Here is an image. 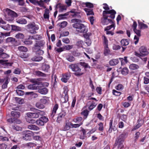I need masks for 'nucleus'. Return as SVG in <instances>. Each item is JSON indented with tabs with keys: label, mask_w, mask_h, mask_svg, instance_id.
<instances>
[{
	"label": "nucleus",
	"mask_w": 149,
	"mask_h": 149,
	"mask_svg": "<svg viewBox=\"0 0 149 149\" xmlns=\"http://www.w3.org/2000/svg\"><path fill=\"white\" fill-rule=\"evenodd\" d=\"M69 96L68 94L65 95L63 99V103L67 102L68 100Z\"/></svg>",
	"instance_id": "bf43d9fd"
},
{
	"label": "nucleus",
	"mask_w": 149,
	"mask_h": 149,
	"mask_svg": "<svg viewBox=\"0 0 149 149\" xmlns=\"http://www.w3.org/2000/svg\"><path fill=\"white\" fill-rule=\"evenodd\" d=\"M130 68L132 70H135L139 68V66L135 64H131L129 66Z\"/></svg>",
	"instance_id": "8fccbe9b"
},
{
	"label": "nucleus",
	"mask_w": 149,
	"mask_h": 149,
	"mask_svg": "<svg viewBox=\"0 0 149 149\" xmlns=\"http://www.w3.org/2000/svg\"><path fill=\"white\" fill-rule=\"evenodd\" d=\"M12 30L14 31H20L21 30L20 27L15 25H11Z\"/></svg>",
	"instance_id": "7c9ffc66"
},
{
	"label": "nucleus",
	"mask_w": 149,
	"mask_h": 149,
	"mask_svg": "<svg viewBox=\"0 0 149 149\" xmlns=\"http://www.w3.org/2000/svg\"><path fill=\"white\" fill-rule=\"evenodd\" d=\"M112 93L116 96H119L121 94V92L118 91L114 89L112 90Z\"/></svg>",
	"instance_id": "13d9d810"
},
{
	"label": "nucleus",
	"mask_w": 149,
	"mask_h": 149,
	"mask_svg": "<svg viewBox=\"0 0 149 149\" xmlns=\"http://www.w3.org/2000/svg\"><path fill=\"white\" fill-rule=\"evenodd\" d=\"M41 103L43 104H45L48 103L49 101V98L45 96L43 97V98L41 99L40 100Z\"/></svg>",
	"instance_id": "bb28decb"
},
{
	"label": "nucleus",
	"mask_w": 149,
	"mask_h": 149,
	"mask_svg": "<svg viewBox=\"0 0 149 149\" xmlns=\"http://www.w3.org/2000/svg\"><path fill=\"white\" fill-rule=\"evenodd\" d=\"M112 24L109 26H107L106 28H105V31H108L111 29L112 28L115 27V22L111 23Z\"/></svg>",
	"instance_id": "603ef678"
},
{
	"label": "nucleus",
	"mask_w": 149,
	"mask_h": 149,
	"mask_svg": "<svg viewBox=\"0 0 149 149\" xmlns=\"http://www.w3.org/2000/svg\"><path fill=\"white\" fill-rule=\"evenodd\" d=\"M48 121L47 118L45 116H42L36 120V123L38 125L43 126Z\"/></svg>",
	"instance_id": "9d476101"
},
{
	"label": "nucleus",
	"mask_w": 149,
	"mask_h": 149,
	"mask_svg": "<svg viewBox=\"0 0 149 149\" xmlns=\"http://www.w3.org/2000/svg\"><path fill=\"white\" fill-rule=\"evenodd\" d=\"M104 56H107L108 55L110 52V51L109 48L108 46H104Z\"/></svg>",
	"instance_id": "cd10ccee"
},
{
	"label": "nucleus",
	"mask_w": 149,
	"mask_h": 149,
	"mask_svg": "<svg viewBox=\"0 0 149 149\" xmlns=\"http://www.w3.org/2000/svg\"><path fill=\"white\" fill-rule=\"evenodd\" d=\"M32 118H28L27 120V122L29 123L32 124H34L36 123V121Z\"/></svg>",
	"instance_id": "e2e57ef3"
},
{
	"label": "nucleus",
	"mask_w": 149,
	"mask_h": 149,
	"mask_svg": "<svg viewBox=\"0 0 149 149\" xmlns=\"http://www.w3.org/2000/svg\"><path fill=\"white\" fill-rule=\"evenodd\" d=\"M33 132L30 131H24L23 133V138L26 140H30L33 136Z\"/></svg>",
	"instance_id": "1a4fd4ad"
},
{
	"label": "nucleus",
	"mask_w": 149,
	"mask_h": 149,
	"mask_svg": "<svg viewBox=\"0 0 149 149\" xmlns=\"http://www.w3.org/2000/svg\"><path fill=\"white\" fill-rule=\"evenodd\" d=\"M24 37V35L20 33H18L15 36V37L18 39H23Z\"/></svg>",
	"instance_id": "c03bdc74"
},
{
	"label": "nucleus",
	"mask_w": 149,
	"mask_h": 149,
	"mask_svg": "<svg viewBox=\"0 0 149 149\" xmlns=\"http://www.w3.org/2000/svg\"><path fill=\"white\" fill-rule=\"evenodd\" d=\"M91 35V33H88L83 34V36L86 39H89V37Z\"/></svg>",
	"instance_id": "774afa93"
},
{
	"label": "nucleus",
	"mask_w": 149,
	"mask_h": 149,
	"mask_svg": "<svg viewBox=\"0 0 149 149\" xmlns=\"http://www.w3.org/2000/svg\"><path fill=\"white\" fill-rule=\"evenodd\" d=\"M18 49L20 51L24 52H26L28 50L27 48L26 47L23 46H19L18 47Z\"/></svg>",
	"instance_id": "09e8293b"
},
{
	"label": "nucleus",
	"mask_w": 149,
	"mask_h": 149,
	"mask_svg": "<svg viewBox=\"0 0 149 149\" xmlns=\"http://www.w3.org/2000/svg\"><path fill=\"white\" fill-rule=\"evenodd\" d=\"M66 59L70 62H72L75 60V58L71 55H68L66 56Z\"/></svg>",
	"instance_id": "79ce46f5"
},
{
	"label": "nucleus",
	"mask_w": 149,
	"mask_h": 149,
	"mask_svg": "<svg viewBox=\"0 0 149 149\" xmlns=\"http://www.w3.org/2000/svg\"><path fill=\"white\" fill-rule=\"evenodd\" d=\"M66 115V112L64 111H61L58 114L56 121L58 123H60L64 118Z\"/></svg>",
	"instance_id": "f8f14e48"
},
{
	"label": "nucleus",
	"mask_w": 149,
	"mask_h": 149,
	"mask_svg": "<svg viewBox=\"0 0 149 149\" xmlns=\"http://www.w3.org/2000/svg\"><path fill=\"white\" fill-rule=\"evenodd\" d=\"M71 76L70 73L67 72L62 74V77L61 79V81L64 82H67Z\"/></svg>",
	"instance_id": "ddd939ff"
},
{
	"label": "nucleus",
	"mask_w": 149,
	"mask_h": 149,
	"mask_svg": "<svg viewBox=\"0 0 149 149\" xmlns=\"http://www.w3.org/2000/svg\"><path fill=\"white\" fill-rule=\"evenodd\" d=\"M129 72L128 69L126 67L123 68L122 70L121 73L123 75H125L127 74Z\"/></svg>",
	"instance_id": "de8ad7c7"
},
{
	"label": "nucleus",
	"mask_w": 149,
	"mask_h": 149,
	"mask_svg": "<svg viewBox=\"0 0 149 149\" xmlns=\"http://www.w3.org/2000/svg\"><path fill=\"white\" fill-rule=\"evenodd\" d=\"M121 45L123 46H126L128 45L129 44L128 40L126 39H123L120 42Z\"/></svg>",
	"instance_id": "c756f323"
},
{
	"label": "nucleus",
	"mask_w": 149,
	"mask_h": 149,
	"mask_svg": "<svg viewBox=\"0 0 149 149\" xmlns=\"http://www.w3.org/2000/svg\"><path fill=\"white\" fill-rule=\"evenodd\" d=\"M29 1L34 5H38L41 7H42L44 8H45L46 7L43 4L42 0H29Z\"/></svg>",
	"instance_id": "9b49d317"
},
{
	"label": "nucleus",
	"mask_w": 149,
	"mask_h": 149,
	"mask_svg": "<svg viewBox=\"0 0 149 149\" xmlns=\"http://www.w3.org/2000/svg\"><path fill=\"white\" fill-rule=\"evenodd\" d=\"M121 47L120 45L114 44L113 45L112 49L114 50H117L120 49Z\"/></svg>",
	"instance_id": "4d7b16f0"
},
{
	"label": "nucleus",
	"mask_w": 149,
	"mask_h": 149,
	"mask_svg": "<svg viewBox=\"0 0 149 149\" xmlns=\"http://www.w3.org/2000/svg\"><path fill=\"white\" fill-rule=\"evenodd\" d=\"M89 102L91 103V104L89 107L88 109L89 110L91 111L95 107L96 105V104L93 101H90Z\"/></svg>",
	"instance_id": "4c0bfd02"
},
{
	"label": "nucleus",
	"mask_w": 149,
	"mask_h": 149,
	"mask_svg": "<svg viewBox=\"0 0 149 149\" xmlns=\"http://www.w3.org/2000/svg\"><path fill=\"white\" fill-rule=\"evenodd\" d=\"M72 126V123L69 121H66L65 125L64 126L63 130L66 131L69 130Z\"/></svg>",
	"instance_id": "f3484780"
},
{
	"label": "nucleus",
	"mask_w": 149,
	"mask_h": 149,
	"mask_svg": "<svg viewBox=\"0 0 149 149\" xmlns=\"http://www.w3.org/2000/svg\"><path fill=\"white\" fill-rule=\"evenodd\" d=\"M36 75L38 77H45L46 76V74L39 71H36L35 72Z\"/></svg>",
	"instance_id": "f704fd0d"
},
{
	"label": "nucleus",
	"mask_w": 149,
	"mask_h": 149,
	"mask_svg": "<svg viewBox=\"0 0 149 149\" xmlns=\"http://www.w3.org/2000/svg\"><path fill=\"white\" fill-rule=\"evenodd\" d=\"M45 44V42L43 40L36 41V42L34 45L35 49H36V47H38L40 48L42 47L43 48Z\"/></svg>",
	"instance_id": "4468645a"
},
{
	"label": "nucleus",
	"mask_w": 149,
	"mask_h": 149,
	"mask_svg": "<svg viewBox=\"0 0 149 149\" xmlns=\"http://www.w3.org/2000/svg\"><path fill=\"white\" fill-rule=\"evenodd\" d=\"M84 10L86 13L87 15H94L93 9L85 8L84 9Z\"/></svg>",
	"instance_id": "393cba45"
},
{
	"label": "nucleus",
	"mask_w": 149,
	"mask_h": 149,
	"mask_svg": "<svg viewBox=\"0 0 149 149\" xmlns=\"http://www.w3.org/2000/svg\"><path fill=\"white\" fill-rule=\"evenodd\" d=\"M28 128L31 130L37 131L40 130V128L37 126L33 125L30 124L28 126Z\"/></svg>",
	"instance_id": "5701e85b"
},
{
	"label": "nucleus",
	"mask_w": 149,
	"mask_h": 149,
	"mask_svg": "<svg viewBox=\"0 0 149 149\" xmlns=\"http://www.w3.org/2000/svg\"><path fill=\"white\" fill-rule=\"evenodd\" d=\"M83 124V122H81L79 124H73L72 123V128H76L79 127Z\"/></svg>",
	"instance_id": "052dcab7"
},
{
	"label": "nucleus",
	"mask_w": 149,
	"mask_h": 149,
	"mask_svg": "<svg viewBox=\"0 0 149 149\" xmlns=\"http://www.w3.org/2000/svg\"><path fill=\"white\" fill-rule=\"evenodd\" d=\"M149 52L147 48L143 46L140 47V59L141 60L142 64H145L146 63L147 60V57L146 56L148 55Z\"/></svg>",
	"instance_id": "39448f33"
},
{
	"label": "nucleus",
	"mask_w": 149,
	"mask_h": 149,
	"mask_svg": "<svg viewBox=\"0 0 149 149\" xmlns=\"http://www.w3.org/2000/svg\"><path fill=\"white\" fill-rule=\"evenodd\" d=\"M113 120H110V122L109 123V128L108 131L109 133H111L112 132V130L115 131L116 130V128L115 126H113Z\"/></svg>",
	"instance_id": "412c9836"
},
{
	"label": "nucleus",
	"mask_w": 149,
	"mask_h": 149,
	"mask_svg": "<svg viewBox=\"0 0 149 149\" xmlns=\"http://www.w3.org/2000/svg\"><path fill=\"white\" fill-rule=\"evenodd\" d=\"M123 86L121 84H118L116 87V89L118 90H121L123 89Z\"/></svg>",
	"instance_id": "0e129e2a"
},
{
	"label": "nucleus",
	"mask_w": 149,
	"mask_h": 149,
	"mask_svg": "<svg viewBox=\"0 0 149 149\" xmlns=\"http://www.w3.org/2000/svg\"><path fill=\"white\" fill-rule=\"evenodd\" d=\"M148 28V26L147 25L143 23L142 22H140V29H144Z\"/></svg>",
	"instance_id": "680f3d73"
},
{
	"label": "nucleus",
	"mask_w": 149,
	"mask_h": 149,
	"mask_svg": "<svg viewBox=\"0 0 149 149\" xmlns=\"http://www.w3.org/2000/svg\"><path fill=\"white\" fill-rule=\"evenodd\" d=\"M38 86L35 84H30L28 86V88L31 90H36L37 89Z\"/></svg>",
	"instance_id": "49530a36"
},
{
	"label": "nucleus",
	"mask_w": 149,
	"mask_h": 149,
	"mask_svg": "<svg viewBox=\"0 0 149 149\" xmlns=\"http://www.w3.org/2000/svg\"><path fill=\"white\" fill-rule=\"evenodd\" d=\"M137 26V24L136 22L134 21L133 24L132 26V27L133 29L134 32L139 36H140V30L136 29Z\"/></svg>",
	"instance_id": "aec40b11"
},
{
	"label": "nucleus",
	"mask_w": 149,
	"mask_h": 149,
	"mask_svg": "<svg viewBox=\"0 0 149 149\" xmlns=\"http://www.w3.org/2000/svg\"><path fill=\"white\" fill-rule=\"evenodd\" d=\"M43 59V57L42 56H35L31 58V60L33 61H41Z\"/></svg>",
	"instance_id": "2f4dec72"
},
{
	"label": "nucleus",
	"mask_w": 149,
	"mask_h": 149,
	"mask_svg": "<svg viewBox=\"0 0 149 149\" xmlns=\"http://www.w3.org/2000/svg\"><path fill=\"white\" fill-rule=\"evenodd\" d=\"M56 78L57 77L55 75H54V77H53V76H52V84L53 85V87L55 86V85L57 83Z\"/></svg>",
	"instance_id": "ea45409f"
},
{
	"label": "nucleus",
	"mask_w": 149,
	"mask_h": 149,
	"mask_svg": "<svg viewBox=\"0 0 149 149\" xmlns=\"http://www.w3.org/2000/svg\"><path fill=\"white\" fill-rule=\"evenodd\" d=\"M69 15V12H67L64 14H60L58 16V19L60 20L64 19L65 18V16H68Z\"/></svg>",
	"instance_id": "58836bf2"
},
{
	"label": "nucleus",
	"mask_w": 149,
	"mask_h": 149,
	"mask_svg": "<svg viewBox=\"0 0 149 149\" xmlns=\"http://www.w3.org/2000/svg\"><path fill=\"white\" fill-rule=\"evenodd\" d=\"M89 112V111L88 110L85 109L81 112V114L84 116V119H86L87 118Z\"/></svg>",
	"instance_id": "c85d7f7f"
},
{
	"label": "nucleus",
	"mask_w": 149,
	"mask_h": 149,
	"mask_svg": "<svg viewBox=\"0 0 149 149\" xmlns=\"http://www.w3.org/2000/svg\"><path fill=\"white\" fill-rule=\"evenodd\" d=\"M84 42L82 40H79L76 42L75 45L78 48L83 47V44H84Z\"/></svg>",
	"instance_id": "c9c22d12"
},
{
	"label": "nucleus",
	"mask_w": 149,
	"mask_h": 149,
	"mask_svg": "<svg viewBox=\"0 0 149 149\" xmlns=\"http://www.w3.org/2000/svg\"><path fill=\"white\" fill-rule=\"evenodd\" d=\"M49 65L46 64H43L42 66V69L43 70L46 72H48V70L50 68Z\"/></svg>",
	"instance_id": "72a5a7b5"
},
{
	"label": "nucleus",
	"mask_w": 149,
	"mask_h": 149,
	"mask_svg": "<svg viewBox=\"0 0 149 149\" xmlns=\"http://www.w3.org/2000/svg\"><path fill=\"white\" fill-rule=\"evenodd\" d=\"M68 67L74 72V74L76 76H80L83 74V73L81 71L80 66L78 64H71L69 65Z\"/></svg>",
	"instance_id": "7ed1b4c3"
},
{
	"label": "nucleus",
	"mask_w": 149,
	"mask_h": 149,
	"mask_svg": "<svg viewBox=\"0 0 149 149\" xmlns=\"http://www.w3.org/2000/svg\"><path fill=\"white\" fill-rule=\"evenodd\" d=\"M56 7H57V9L58 8H59L58 11L60 12H62L64 10H66L67 8V6L66 5L61 4L60 3L57 4L56 5Z\"/></svg>",
	"instance_id": "2eb2a0df"
},
{
	"label": "nucleus",
	"mask_w": 149,
	"mask_h": 149,
	"mask_svg": "<svg viewBox=\"0 0 149 149\" xmlns=\"http://www.w3.org/2000/svg\"><path fill=\"white\" fill-rule=\"evenodd\" d=\"M103 38V42L104 46H108V41L106 37L104 36Z\"/></svg>",
	"instance_id": "37998d69"
},
{
	"label": "nucleus",
	"mask_w": 149,
	"mask_h": 149,
	"mask_svg": "<svg viewBox=\"0 0 149 149\" xmlns=\"http://www.w3.org/2000/svg\"><path fill=\"white\" fill-rule=\"evenodd\" d=\"M16 22L19 24H25L27 23L26 20L23 18H18L16 19Z\"/></svg>",
	"instance_id": "4be33fe9"
},
{
	"label": "nucleus",
	"mask_w": 149,
	"mask_h": 149,
	"mask_svg": "<svg viewBox=\"0 0 149 149\" xmlns=\"http://www.w3.org/2000/svg\"><path fill=\"white\" fill-rule=\"evenodd\" d=\"M45 114L44 111L38 110L35 112L28 113H27V115L29 118H38L40 116H43Z\"/></svg>",
	"instance_id": "0eeeda50"
},
{
	"label": "nucleus",
	"mask_w": 149,
	"mask_h": 149,
	"mask_svg": "<svg viewBox=\"0 0 149 149\" xmlns=\"http://www.w3.org/2000/svg\"><path fill=\"white\" fill-rule=\"evenodd\" d=\"M44 53V51L40 49H39L36 52V54L37 55H42Z\"/></svg>",
	"instance_id": "69168bd1"
},
{
	"label": "nucleus",
	"mask_w": 149,
	"mask_h": 149,
	"mask_svg": "<svg viewBox=\"0 0 149 149\" xmlns=\"http://www.w3.org/2000/svg\"><path fill=\"white\" fill-rule=\"evenodd\" d=\"M36 107L39 109H42L45 108V106L42 103L37 102L36 104Z\"/></svg>",
	"instance_id": "a19ab883"
},
{
	"label": "nucleus",
	"mask_w": 149,
	"mask_h": 149,
	"mask_svg": "<svg viewBox=\"0 0 149 149\" xmlns=\"http://www.w3.org/2000/svg\"><path fill=\"white\" fill-rule=\"evenodd\" d=\"M6 12L8 15L10 16L13 17H16L17 16V14L15 12L9 9L6 8Z\"/></svg>",
	"instance_id": "dca6fc26"
},
{
	"label": "nucleus",
	"mask_w": 149,
	"mask_h": 149,
	"mask_svg": "<svg viewBox=\"0 0 149 149\" xmlns=\"http://www.w3.org/2000/svg\"><path fill=\"white\" fill-rule=\"evenodd\" d=\"M72 23H75L72 25L73 27L76 29L78 32L81 33H86L88 31V29L84 24L81 23V21L80 19L75 18L71 20Z\"/></svg>",
	"instance_id": "f03ea898"
},
{
	"label": "nucleus",
	"mask_w": 149,
	"mask_h": 149,
	"mask_svg": "<svg viewBox=\"0 0 149 149\" xmlns=\"http://www.w3.org/2000/svg\"><path fill=\"white\" fill-rule=\"evenodd\" d=\"M9 57V55L6 53H2L0 54V58H8Z\"/></svg>",
	"instance_id": "864d4df0"
},
{
	"label": "nucleus",
	"mask_w": 149,
	"mask_h": 149,
	"mask_svg": "<svg viewBox=\"0 0 149 149\" xmlns=\"http://www.w3.org/2000/svg\"><path fill=\"white\" fill-rule=\"evenodd\" d=\"M11 115L12 118L7 119V120L10 123H14L15 119H17L19 117L20 113L18 111H12L11 113Z\"/></svg>",
	"instance_id": "6e6552de"
},
{
	"label": "nucleus",
	"mask_w": 149,
	"mask_h": 149,
	"mask_svg": "<svg viewBox=\"0 0 149 149\" xmlns=\"http://www.w3.org/2000/svg\"><path fill=\"white\" fill-rule=\"evenodd\" d=\"M6 41L7 43H10L13 45H15V44L17 42L15 38L10 37L7 38Z\"/></svg>",
	"instance_id": "6ab92c4d"
},
{
	"label": "nucleus",
	"mask_w": 149,
	"mask_h": 149,
	"mask_svg": "<svg viewBox=\"0 0 149 149\" xmlns=\"http://www.w3.org/2000/svg\"><path fill=\"white\" fill-rule=\"evenodd\" d=\"M82 118L81 117H77L76 118H74L73 120V121L76 123H79L81 122V121L82 120Z\"/></svg>",
	"instance_id": "5fc2aeb1"
},
{
	"label": "nucleus",
	"mask_w": 149,
	"mask_h": 149,
	"mask_svg": "<svg viewBox=\"0 0 149 149\" xmlns=\"http://www.w3.org/2000/svg\"><path fill=\"white\" fill-rule=\"evenodd\" d=\"M82 5H85L86 7L89 8H92L94 6L93 3L89 2L83 3H82Z\"/></svg>",
	"instance_id": "e433bc0d"
},
{
	"label": "nucleus",
	"mask_w": 149,
	"mask_h": 149,
	"mask_svg": "<svg viewBox=\"0 0 149 149\" xmlns=\"http://www.w3.org/2000/svg\"><path fill=\"white\" fill-rule=\"evenodd\" d=\"M81 130L80 131L82 132L83 136H80V139H84V136L86 135V130L83 127H81Z\"/></svg>",
	"instance_id": "a18cd8bd"
},
{
	"label": "nucleus",
	"mask_w": 149,
	"mask_h": 149,
	"mask_svg": "<svg viewBox=\"0 0 149 149\" xmlns=\"http://www.w3.org/2000/svg\"><path fill=\"white\" fill-rule=\"evenodd\" d=\"M119 63L118 60L117 59H113L109 62V64L111 66H114L117 64Z\"/></svg>",
	"instance_id": "a878e982"
},
{
	"label": "nucleus",
	"mask_w": 149,
	"mask_h": 149,
	"mask_svg": "<svg viewBox=\"0 0 149 149\" xmlns=\"http://www.w3.org/2000/svg\"><path fill=\"white\" fill-rule=\"evenodd\" d=\"M12 128L16 131L21 130L22 128L21 127L17 125H12Z\"/></svg>",
	"instance_id": "473e14b6"
},
{
	"label": "nucleus",
	"mask_w": 149,
	"mask_h": 149,
	"mask_svg": "<svg viewBox=\"0 0 149 149\" xmlns=\"http://www.w3.org/2000/svg\"><path fill=\"white\" fill-rule=\"evenodd\" d=\"M80 14V13L76 12L74 14H72L71 15L73 17L78 18L79 19H80L81 18V16Z\"/></svg>",
	"instance_id": "3c124183"
},
{
	"label": "nucleus",
	"mask_w": 149,
	"mask_h": 149,
	"mask_svg": "<svg viewBox=\"0 0 149 149\" xmlns=\"http://www.w3.org/2000/svg\"><path fill=\"white\" fill-rule=\"evenodd\" d=\"M28 31L31 34H36L39 29V26L34 22H30L26 26Z\"/></svg>",
	"instance_id": "20e7f679"
},
{
	"label": "nucleus",
	"mask_w": 149,
	"mask_h": 149,
	"mask_svg": "<svg viewBox=\"0 0 149 149\" xmlns=\"http://www.w3.org/2000/svg\"><path fill=\"white\" fill-rule=\"evenodd\" d=\"M58 105L57 104H56L54 105L52 113L50 114V117L52 118H53L55 115L56 112V111L58 109Z\"/></svg>",
	"instance_id": "a211bd4d"
},
{
	"label": "nucleus",
	"mask_w": 149,
	"mask_h": 149,
	"mask_svg": "<svg viewBox=\"0 0 149 149\" xmlns=\"http://www.w3.org/2000/svg\"><path fill=\"white\" fill-rule=\"evenodd\" d=\"M116 13V12L113 9H111L109 11L104 10L102 12V17L101 19L102 24L107 25L109 23L115 22L114 21H113L110 19H114Z\"/></svg>",
	"instance_id": "f257e3e1"
},
{
	"label": "nucleus",
	"mask_w": 149,
	"mask_h": 149,
	"mask_svg": "<svg viewBox=\"0 0 149 149\" xmlns=\"http://www.w3.org/2000/svg\"><path fill=\"white\" fill-rule=\"evenodd\" d=\"M38 92L42 94H46L48 92V90L45 87L39 88L38 90Z\"/></svg>",
	"instance_id": "b1692460"
},
{
	"label": "nucleus",
	"mask_w": 149,
	"mask_h": 149,
	"mask_svg": "<svg viewBox=\"0 0 149 149\" xmlns=\"http://www.w3.org/2000/svg\"><path fill=\"white\" fill-rule=\"evenodd\" d=\"M104 6L103 7V8L104 9L105 11H109L110 10V8L108 5L106 3H104L103 4Z\"/></svg>",
	"instance_id": "338daca9"
},
{
	"label": "nucleus",
	"mask_w": 149,
	"mask_h": 149,
	"mask_svg": "<svg viewBox=\"0 0 149 149\" xmlns=\"http://www.w3.org/2000/svg\"><path fill=\"white\" fill-rule=\"evenodd\" d=\"M16 92L17 94L19 96H22L24 94V92L21 90L17 89L16 90Z\"/></svg>",
	"instance_id": "6e6d98bb"
},
{
	"label": "nucleus",
	"mask_w": 149,
	"mask_h": 149,
	"mask_svg": "<svg viewBox=\"0 0 149 149\" xmlns=\"http://www.w3.org/2000/svg\"><path fill=\"white\" fill-rule=\"evenodd\" d=\"M126 134L125 133H123L121 134L116 140L114 145L116 146L118 145V148H120V149L123 148V143L124 142L125 139V137L126 135Z\"/></svg>",
	"instance_id": "423d86ee"
}]
</instances>
